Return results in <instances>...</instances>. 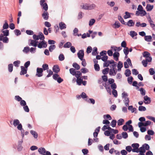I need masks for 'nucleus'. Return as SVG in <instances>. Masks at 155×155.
Wrapping results in <instances>:
<instances>
[{
    "label": "nucleus",
    "mask_w": 155,
    "mask_h": 155,
    "mask_svg": "<svg viewBox=\"0 0 155 155\" xmlns=\"http://www.w3.org/2000/svg\"><path fill=\"white\" fill-rule=\"evenodd\" d=\"M132 147L133 148L132 151L133 152H139V145L137 143H134L131 145Z\"/></svg>",
    "instance_id": "nucleus-1"
},
{
    "label": "nucleus",
    "mask_w": 155,
    "mask_h": 155,
    "mask_svg": "<svg viewBox=\"0 0 155 155\" xmlns=\"http://www.w3.org/2000/svg\"><path fill=\"white\" fill-rule=\"evenodd\" d=\"M70 73L73 76H75V77H76L77 75L78 74H81V72L80 71H76V70L74 68H71L69 70Z\"/></svg>",
    "instance_id": "nucleus-2"
},
{
    "label": "nucleus",
    "mask_w": 155,
    "mask_h": 155,
    "mask_svg": "<svg viewBox=\"0 0 155 155\" xmlns=\"http://www.w3.org/2000/svg\"><path fill=\"white\" fill-rule=\"evenodd\" d=\"M78 74L77 75V76L76 77L77 78L76 82L78 84L80 85L81 84L83 80V78H82V77H81L82 75V73Z\"/></svg>",
    "instance_id": "nucleus-3"
},
{
    "label": "nucleus",
    "mask_w": 155,
    "mask_h": 155,
    "mask_svg": "<svg viewBox=\"0 0 155 155\" xmlns=\"http://www.w3.org/2000/svg\"><path fill=\"white\" fill-rule=\"evenodd\" d=\"M36 76L40 77L42 76L43 70L41 68H38L37 69Z\"/></svg>",
    "instance_id": "nucleus-4"
},
{
    "label": "nucleus",
    "mask_w": 155,
    "mask_h": 155,
    "mask_svg": "<svg viewBox=\"0 0 155 155\" xmlns=\"http://www.w3.org/2000/svg\"><path fill=\"white\" fill-rule=\"evenodd\" d=\"M148 22H149L150 27L154 30H155V25L154 24V22L152 20L151 17L149 16L147 18Z\"/></svg>",
    "instance_id": "nucleus-5"
},
{
    "label": "nucleus",
    "mask_w": 155,
    "mask_h": 155,
    "mask_svg": "<svg viewBox=\"0 0 155 155\" xmlns=\"http://www.w3.org/2000/svg\"><path fill=\"white\" fill-rule=\"evenodd\" d=\"M47 46L46 42L44 40H43L40 42L38 45V47L41 48H46Z\"/></svg>",
    "instance_id": "nucleus-6"
},
{
    "label": "nucleus",
    "mask_w": 155,
    "mask_h": 155,
    "mask_svg": "<svg viewBox=\"0 0 155 155\" xmlns=\"http://www.w3.org/2000/svg\"><path fill=\"white\" fill-rule=\"evenodd\" d=\"M77 55L79 58L81 60H82L84 55V51L83 50H80L77 53Z\"/></svg>",
    "instance_id": "nucleus-7"
},
{
    "label": "nucleus",
    "mask_w": 155,
    "mask_h": 155,
    "mask_svg": "<svg viewBox=\"0 0 155 155\" xmlns=\"http://www.w3.org/2000/svg\"><path fill=\"white\" fill-rule=\"evenodd\" d=\"M21 71L20 72V74L21 75H24L27 73V69L26 68L23 66H21Z\"/></svg>",
    "instance_id": "nucleus-8"
},
{
    "label": "nucleus",
    "mask_w": 155,
    "mask_h": 155,
    "mask_svg": "<svg viewBox=\"0 0 155 155\" xmlns=\"http://www.w3.org/2000/svg\"><path fill=\"white\" fill-rule=\"evenodd\" d=\"M144 101L143 102L146 104H148L151 102V99L150 97H148L147 96H145L144 97Z\"/></svg>",
    "instance_id": "nucleus-9"
},
{
    "label": "nucleus",
    "mask_w": 155,
    "mask_h": 155,
    "mask_svg": "<svg viewBox=\"0 0 155 155\" xmlns=\"http://www.w3.org/2000/svg\"><path fill=\"white\" fill-rule=\"evenodd\" d=\"M53 71L54 72L58 73L60 71V68L58 65H55L53 68Z\"/></svg>",
    "instance_id": "nucleus-10"
},
{
    "label": "nucleus",
    "mask_w": 155,
    "mask_h": 155,
    "mask_svg": "<svg viewBox=\"0 0 155 155\" xmlns=\"http://www.w3.org/2000/svg\"><path fill=\"white\" fill-rule=\"evenodd\" d=\"M23 142V140L22 139L21 140L19 141L18 142V150L19 151H21V150L22 149V147L21 145L22 143Z\"/></svg>",
    "instance_id": "nucleus-11"
},
{
    "label": "nucleus",
    "mask_w": 155,
    "mask_h": 155,
    "mask_svg": "<svg viewBox=\"0 0 155 155\" xmlns=\"http://www.w3.org/2000/svg\"><path fill=\"white\" fill-rule=\"evenodd\" d=\"M31 42L29 44V45H31L34 47H36L37 45V43L38 41H36L35 40H30Z\"/></svg>",
    "instance_id": "nucleus-12"
},
{
    "label": "nucleus",
    "mask_w": 155,
    "mask_h": 155,
    "mask_svg": "<svg viewBox=\"0 0 155 155\" xmlns=\"http://www.w3.org/2000/svg\"><path fill=\"white\" fill-rule=\"evenodd\" d=\"M134 24L135 23L133 20H130L127 23H126L125 25H127L129 27H132L134 25Z\"/></svg>",
    "instance_id": "nucleus-13"
},
{
    "label": "nucleus",
    "mask_w": 155,
    "mask_h": 155,
    "mask_svg": "<svg viewBox=\"0 0 155 155\" xmlns=\"http://www.w3.org/2000/svg\"><path fill=\"white\" fill-rule=\"evenodd\" d=\"M48 12L45 11L44 12L42 15L44 19L47 20L48 18Z\"/></svg>",
    "instance_id": "nucleus-14"
},
{
    "label": "nucleus",
    "mask_w": 155,
    "mask_h": 155,
    "mask_svg": "<svg viewBox=\"0 0 155 155\" xmlns=\"http://www.w3.org/2000/svg\"><path fill=\"white\" fill-rule=\"evenodd\" d=\"M59 27L60 29L62 30L66 28V25L65 23L61 22L59 23Z\"/></svg>",
    "instance_id": "nucleus-15"
},
{
    "label": "nucleus",
    "mask_w": 155,
    "mask_h": 155,
    "mask_svg": "<svg viewBox=\"0 0 155 155\" xmlns=\"http://www.w3.org/2000/svg\"><path fill=\"white\" fill-rule=\"evenodd\" d=\"M113 27L114 28H118L120 26V24L118 21H116L113 24Z\"/></svg>",
    "instance_id": "nucleus-16"
},
{
    "label": "nucleus",
    "mask_w": 155,
    "mask_h": 155,
    "mask_svg": "<svg viewBox=\"0 0 155 155\" xmlns=\"http://www.w3.org/2000/svg\"><path fill=\"white\" fill-rule=\"evenodd\" d=\"M153 8V5H151L150 4H147L146 7V9L147 11H150L152 10Z\"/></svg>",
    "instance_id": "nucleus-17"
},
{
    "label": "nucleus",
    "mask_w": 155,
    "mask_h": 155,
    "mask_svg": "<svg viewBox=\"0 0 155 155\" xmlns=\"http://www.w3.org/2000/svg\"><path fill=\"white\" fill-rule=\"evenodd\" d=\"M123 66V64L122 62L120 61H119L117 65L118 71H120L121 70V68Z\"/></svg>",
    "instance_id": "nucleus-18"
},
{
    "label": "nucleus",
    "mask_w": 155,
    "mask_h": 155,
    "mask_svg": "<svg viewBox=\"0 0 155 155\" xmlns=\"http://www.w3.org/2000/svg\"><path fill=\"white\" fill-rule=\"evenodd\" d=\"M125 15L124 16V18L125 19H126L128 18H130V14H131V13H130L127 12H126L125 13Z\"/></svg>",
    "instance_id": "nucleus-19"
},
{
    "label": "nucleus",
    "mask_w": 155,
    "mask_h": 155,
    "mask_svg": "<svg viewBox=\"0 0 155 155\" xmlns=\"http://www.w3.org/2000/svg\"><path fill=\"white\" fill-rule=\"evenodd\" d=\"M124 102L125 104L126 107H128L129 106V98L128 97L124 98Z\"/></svg>",
    "instance_id": "nucleus-20"
},
{
    "label": "nucleus",
    "mask_w": 155,
    "mask_h": 155,
    "mask_svg": "<svg viewBox=\"0 0 155 155\" xmlns=\"http://www.w3.org/2000/svg\"><path fill=\"white\" fill-rule=\"evenodd\" d=\"M152 38V36L150 35L145 36L144 37L145 40L147 42L151 41Z\"/></svg>",
    "instance_id": "nucleus-21"
},
{
    "label": "nucleus",
    "mask_w": 155,
    "mask_h": 155,
    "mask_svg": "<svg viewBox=\"0 0 155 155\" xmlns=\"http://www.w3.org/2000/svg\"><path fill=\"white\" fill-rule=\"evenodd\" d=\"M144 145H143L142 146L139 148V152L144 153L146 152V150L144 148Z\"/></svg>",
    "instance_id": "nucleus-22"
},
{
    "label": "nucleus",
    "mask_w": 155,
    "mask_h": 155,
    "mask_svg": "<svg viewBox=\"0 0 155 155\" xmlns=\"http://www.w3.org/2000/svg\"><path fill=\"white\" fill-rule=\"evenodd\" d=\"M30 133L35 138H37L38 137V134L35 131L31 130L30 131Z\"/></svg>",
    "instance_id": "nucleus-23"
},
{
    "label": "nucleus",
    "mask_w": 155,
    "mask_h": 155,
    "mask_svg": "<svg viewBox=\"0 0 155 155\" xmlns=\"http://www.w3.org/2000/svg\"><path fill=\"white\" fill-rule=\"evenodd\" d=\"M128 109L129 110L131 111L132 113L134 112L136 113V111L137 109L135 108H133L132 106H130L128 107Z\"/></svg>",
    "instance_id": "nucleus-24"
},
{
    "label": "nucleus",
    "mask_w": 155,
    "mask_h": 155,
    "mask_svg": "<svg viewBox=\"0 0 155 155\" xmlns=\"http://www.w3.org/2000/svg\"><path fill=\"white\" fill-rule=\"evenodd\" d=\"M88 8L87 10H92L94 9L96 7V5L94 4H88Z\"/></svg>",
    "instance_id": "nucleus-25"
},
{
    "label": "nucleus",
    "mask_w": 155,
    "mask_h": 155,
    "mask_svg": "<svg viewBox=\"0 0 155 155\" xmlns=\"http://www.w3.org/2000/svg\"><path fill=\"white\" fill-rule=\"evenodd\" d=\"M5 23L4 24L3 26V29H4V30L8 28V27H9L7 23V21L5 20Z\"/></svg>",
    "instance_id": "nucleus-26"
},
{
    "label": "nucleus",
    "mask_w": 155,
    "mask_h": 155,
    "mask_svg": "<svg viewBox=\"0 0 155 155\" xmlns=\"http://www.w3.org/2000/svg\"><path fill=\"white\" fill-rule=\"evenodd\" d=\"M38 151L41 154H43L45 153V150L44 148L41 147L40 148H39Z\"/></svg>",
    "instance_id": "nucleus-27"
},
{
    "label": "nucleus",
    "mask_w": 155,
    "mask_h": 155,
    "mask_svg": "<svg viewBox=\"0 0 155 155\" xmlns=\"http://www.w3.org/2000/svg\"><path fill=\"white\" fill-rule=\"evenodd\" d=\"M2 31L3 33V35L5 36H7L9 35V31L8 30H4L2 29Z\"/></svg>",
    "instance_id": "nucleus-28"
},
{
    "label": "nucleus",
    "mask_w": 155,
    "mask_h": 155,
    "mask_svg": "<svg viewBox=\"0 0 155 155\" xmlns=\"http://www.w3.org/2000/svg\"><path fill=\"white\" fill-rule=\"evenodd\" d=\"M86 101L88 102L91 103L93 104H94L95 103V101L94 100L93 98H90L89 99H86Z\"/></svg>",
    "instance_id": "nucleus-29"
},
{
    "label": "nucleus",
    "mask_w": 155,
    "mask_h": 155,
    "mask_svg": "<svg viewBox=\"0 0 155 155\" xmlns=\"http://www.w3.org/2000/svg\"><path fill=\"white\" fill-rule=\"evenodd\" d=\"M43 9H44L45 11H47L48 9V6L46 3H44L41 5Z\"/></svg>",
    "instance_id": "nucleus-30"
},
{
    "label": "nucleus",
    "mask_w": 155,
    "mask_h": 155,
    "mask_svg": "<svg viewBox=\"0 0 155 155\" xmlns=\"http://www.w3.org/2000/svg\"><path fill=\"white\" fill-rule=\"evenodd\" d=\"M143 55L145 58H147V57L150 56V54L147 51H145L143 53Z\"/></svg>",
    "instance_id": "nucleus-31"
},
{
    "label": "nucleus",
    "mask_w": 155,
    "mask_h": 155,
    "mask_svg": "<svg viewBox=\"0 0 155 155\" xmlns=\"http://www.w3.org/2000/svg\"><path fill=\"white\" fill-rule=\"evenodd\" d=\"M97 48L96 47H94L93 48V49L92 53V55H96V54H98L97 52Z\"/></svg>",
    "instance_id": "nucleus-32"
},
{
    "label": "nucleus",
    "mask_w": 155,
    "mask_h": 155,
    "mask_svg": "<svg viewBox=\"0 0 155 155\" xmlns=\"http://www.w3.org/2000/svg\"><path fill=\"white\" fill-rule=\"evenodd\" d=\"M20 123L19 120L18 119H15L14 120L13 124L15 127H16Z\"/></svg>",
    "instance_id": "nucleus-33"
},
{
    "label": "nucleus",
    "mask_w": 155,
    "mask_h": 155,
    "mask_svg": "<svg viewBox=\"0 0 155 155\" xmlns=\"http://www.w3.org/2000/svg\"><path fill=\"white\" fill-rule=\"evenodd\" d=\"M124 122V120L123 119H120L117 121V124L119 126H120L123 124V122Z\"/></svg>",
    "instance_id": "nucleus-34"
},
{
    "label": "nucleus",
    "mask_w": 155,
    "mask_h": 155,
    "mask_svg": "<svg viewBox=\"0 0 155 155\" xmlns=\"http://www.w3.org/2000/svg\"><path fill=\"white\" fill-rule=\"evenodd\" d=\"M131 74V71L129 69H127L126 70L125 74L126 77L129 76Z\"/></svg>",
    "instance_id": "nucleus-35"
},
{
    "label": "nucleus",
    "mask_w": 155,
    "mask_h": 155,
    "mask_svg": "<svg viewBox=\"0 0 155 155\" xmlns=\"http://www.w3.org/2000/svg\"><path fill=\"white\" fill-rule=\"evenodd\" d=\"M56 48V46L55 45H53L50 46L49 48V50L50 52H52L53 50Z\"/></svg>",
    "instance_id": "nucleus-36"
},
{
    "label": "nucleus",
    "mask_w": 155,
    "mask_h": 155,
    "mask_svg": "<svg viewBox=\"0 0 155 155\" xmlns=\"http://www.w3.org/2000/svg\"><path fill=\"white\" fill-rule=\"evenodd\" d=\"M118 19L119 21L123 24L125 25L126 23H125L123 20V18H122L121 16L120 15H119L118 16Z\"/></svg>",
    "instance_id": "nucleus-37"
},
{
    "label": "nucleus",
    "mask_w": 155,
    "mask_h": 155,
    "mask_svg": "<svg viewBox=\"0 0 155 155\" xmlns=\"http://www.w3.org/2000/svg\"><path fill=\"white\" fill-rule=\"evenodd\" d=\"M109 70V68H105L102 70V73L104 74H107L108 73Z\"/></svg>",
    "instance_id": "nucleus-38"
},
{
    "label": "nucleus",
    "mask_w": 155,
    "mask_h": 155,
    "mask_svg": "<svg viewBox=\"0 0 155 155\" xmlns=\"http://www.w3.org/2000/svg\"><path fill=\"white\" fill-rule=\"evenodd\" d=\"M73 66L77 70H78L80 68V66L76 63H74L73 64Z\"/></svg>",
    "instance_id": "nucleus-39"
},
{
    "label": "nucleus",
    "mask_w": 155,
    "mask_h": 155,
    "mask_svg": "<svg viewBox=\"0 0 155 155\" xmlns=\"http://www.w3.org/2000/svg\"><path fill=\"white\" fill-rule=\"evenodd\" d=\"M38 35L39 36V37L40 38V40H44V39H45V37L43 34L41 32H39L38 34Z\"/></svg>",
    "instance_id": "nucleus-40"
},
{
    "label": "nucleus",
    "mask_w": 155,
    "mask_h": 155,
    "mask_svg": "<svg viewBox=\"0 0 155 155\" xmlns=\"http://www.w3.org/2000/svg\"><path fill=\"white\" fill-rule=\"evenodd\" d=\"M71 42H68L66 43L64 46V48H69L71 46Z\"/></svg>",
    "instance_id": "nucleus-41"
},
{
    "label": "nucleus",
    "mask_w": 155,
    "mask_h": 155,
    "mask_svg": "<svg viewBox=\"0 0 155 155\" xmlns=\"http://www.w3.org/2000/svg\"><path fill=\"white\" fill-rule=\"evenodd\" d=\"M130 35L132 38H133L134 36L137 35V33L134 31H130Z\"/></svg>",
    "instance_id": "nucleus-42"
},
{
    "label": "nucleus",
    "mask_w": 155,
    "mask_h": 155,
    "mask_svg": "<svg viewBox=\"0 0 155 155\" xmlns=\"http://www.w3.org/2000/svg\"><path fill=\"white\" fill-rule=\"evenodd\" d=\"M13 65L12 64H10L8 65V70L9 72H11L13 71Z\"/></svg>",
    "instance_id": "nucleus-43"
},
{
    "label": "nucleus",
    "mask_w": 155,
    "mask_h": 155,
    "mask_svg": "<svg viewBox=\"0 0 155 155\" xmlns=\"http://www.w3.org/2000/svg\"><path fill=\"white\" fill-rule=\"evenodd\" d=\"M95 20L94 19H91L89 22V25L90 26H91L94 25L95 22Z\"/></svg>",
    "instance_id": "nucleus-44"
},
{
    "label": "nucleus",
    "mask_w": 155,
    "mask_h": 155,
    "mask_svg": "<svg viewBox=\"0 0 155 155\" xmlns=\"http://www.w3.org/2000/svg\"><path fill=\"white\" fill-rule=\"evenodd\" d=\"M146 110V107L142 106H140L138 108V110L140 111H145Z\"/></svg>",
    "instance_id": "nucleus-45"
},
{
    "label": "nucleus",
    "mask_w": 155,
    "mask_h": 155,
    "mask_svg": "<svg viewBox=\"0 0 155 155\" xmlns=\"http://www.w3.org/2000/svg\"><path fill=\"white\" fill-rule=\"evenodd\" d=\"M124 54H125V56H127L129 52L128 48L127 47H126L123 50Z\"/></svg>",
    "instance_id": "nucleus-46"
},
{
    "label": "nucleus",
    "mask_w": 155,
    "mask_h": 155,
    "mask_svg": "<svg viewBox=\"0 0 155 155\" xmlns=\"http://www.w3.org/2000/svg\"><path fill=\"white\" fill-rule=\"evenodd\" d=\"M81 72L83 73H85L88 72V70L85 68H83L81 69Z\"/></svg>",
    "instance_id": "nucleus-47"
},
{
    "label": "nucleus",
    "mask_w": 155,
    "mask_h": 155,
    "mask_svg": "<svg viewBox=\"0 0 155 155\" xmlns=\"http://www.w3.org/2000/svg\"><path fill=\"white\" fill-rule=\"evenodd\" d=\"M42 67L43 71H45L48 69V65L46 64H43L42 66Z\"/></svg>",
    "instance_id": "nucleus-48"
},
{
    "label": "nucleus",
    "mask_w": 155,
    "mask_h": 155,
    "mask_svg": "<svg viewBox=\"0 0 155 155\" xmlns=\"http://www.w3.org/2000/svg\"><path fill=\"white\" fill-rule=\"evenodd\" d=\"M88 4L87 3L84 4L82 5H81V7L82 9L85 10H87L88 8Z\"/></svg>",
    "instance_id": "nucleus-49"
},
{
    "label": "nucleus",
    "mask_w": 155,
    "mask_h": 155,
    "mask_svg": "<svg viewBox=\"0 0 155 155\" xmlns=\"http://www.w3.org/2000/svg\"><path fill=\"white\" fill-rule=\"evenodd\" d=\"M140 16H144L147 14L146 12L144 10H142L140 11Z\"/></svg>",
    "instance_id": "nucleus-50"
},
{
    "label": "nucleus",
    "mask_w": 155,
    "mask_h": 155,
    "mask_svg": "<svg viewBox=\"0 0 155 155\" xmlns=\"http://www.w3.org/2000/svg\"><path fill=\"white\" fill-rule=\"evenodd\" d=\"M30 51V48L28 47H26L24 48V49L23 50V51L24 52L27 53Z\"/></svg>",
    "instance_id": "nucleus-51"
},
{
    "label": "nucleus",
    "mask_w": 155,
    "mask_h": 155,
    "mask_svg": "<svg viewBox=\"0 0 155 155\" xmlns=\"http://www.w3.org/2000/svg\"><path fill=\"white\" fill-rule=\"evenodd\" d=\"M117 123V121L116 120H113L111 123L110 125L113 127H115Z\"/></svg>",
    "instance_id": "nucleus-52"
},
{
    "label": "nucleus",
    "mask_w": 155,
    "mask_h": 155,
    "mask_svg": "<svg viewBox=\"0 0 155 155\" xmlns=\"http://www.w3.org/2000/svg\"><path fill=\"white\" fill-rule=\"evenodd\" d=\"M94 68L96 71H99L100 70V67L98 64H95L94 65Z\"/></svg>",
    "instance_id": "nucleus-53"
},
{
    "label": "nucleus",
    "mask_w": 155,
    "mask_h": 155,
    "mask_svg": "<svg viewBox=\"0 0 155 155\" xmlns=\"http://www.w3.org/2000/svg\"><path fill=\"white\" fill-rule=\"evenodd\" d=\"M47 71L48 73V74L46 76V77L47 78H48L50 77L53 74L52 71L51 70H47Z\"/></svg>",
    "instance_id": "nucleus-54"
},
{
    "label": "nucleus",
    "mask_w": 155,
    "mask_h": 155,
    "mask_svg": "<svg viewBox=\"0 0 155 155\" xmlns=\"http://www.w3.org/2000/svg\"><path fill=\"white\" fill-rule=\"evenodd\" d=\"M58 58L60 61H62L64 60V57L63 54H61L59 56Z\"/></svg>",
    "instance_id": "nucleus-55"
},
{
    "label": "nucleus",
    "mask_w": 155,
    "mask_h": 155,
    "mask_svg": "<svg viewBox=\"0 0 155 155\" xmlns=\"http://www.w3.org/2000/svg\"><path fill=\"white\" fill-rule=\"evenodd\" d=\"M122 137L124 139L127 138L128 137L127 134L125 132H122Z\"/></svg>",
    "instance_id": "nucleus-56"
},
{
    "label": "nucleus",
    "mask_w": 155,
    "mask_h": 155,
    "mask_svg": "<svg viewBox=\"0 0 155 155\" xmlns=\"http://www.w3.org/2000/svg\"><path fill=\"white\" fill-rule=\"evenodd\" d=\"M20 63V61H15L13 62V64L15 67H18L19 66V64Z\"/></svg>",
    "instance_id": "nucleus-57"
},
{
    "label": "nucleus",
    "mask_w": 155,
    "mask_h": 155,
    "mask_svg": "<svg viewBox=\"0 0 155 155\" xmlns=\"http://www.w3.org/2000/svg\"><path fill=\"white\" fill-rule=\"evenodd\" d=\"M114 68H113L112 69H110L109 72V74L110 76H114Z\"/></svg>",
    "instance_id": "nucleus-58"
},
{
    "label": "nucleus",
    "mask_w": 155,
    "mask_h": 155,
    "mask_svg": "<svg viewBox=\"0 0 155 155\" xmlns=\"http://www.w3.org/2000/svg\"><path fill=\"white\" fill-rule=\"evenodd\" d=\"M141 94L143 96L145 94V91L143 89V88H141L140 90Z\"/></svg>",
    "instance_id": "nucleus-59"
},
{
    "label": "nucleus",
    "mask_w": 155,
    "mask_h": 155,
    "mask_svg": "<svg viewBox=\"0 0 155 155\" xmlns=\"http://www.w3.org/2000/svg\"><path fill=\"white\" fill-rule=\"evenodd\" d=\"M20 105L22 106H24L26 105L25 101L24 100H21L20 102Z\"/></svg>",
    "instance_id": "nucleus-60"
},
{
    "label": "nucleus",
    "mask_w": 155,
    "mask_h": 155,
    "mask_svg": "<svg viewBox=\"0 0 155 155\" xmlns=\"http://www.w3.org/2000/svg\"><path fill=\"white\" fill-rule=\"evenodd\" d=\"M132 71V74L134 75H136L138 74L139 72L136 69H133Z\"/></svg>",
    "instance_id": "nucleus-61"
},
{
    "label": "nucleus",
    "mask_w": 155,
    "mask_h": 155,
    "mask_svg": "<svg viewBox=\"0 0 155 155\" xmlns=\"http://www.w3.org/2000/svg\"><path fill=\"white\" fill-rule=\"evenodd\" d=\"M14 32L15 34L17 36L20 35L21 34V32L18 29H15L14 30Z\"/></svg>",
    "instance_id": "nucleus-62"
},
{
    "label": "nucleus",
    "mask_w": 155,
    "mask_h": 155,
    "mask_svg": "<svg viewBox=\"0 0 155 155\" xmlns=\"http://www.w3.org/2000/svg\"><path fill=\"white\" fill-rule=\"evenodd\" d=\"M148 62L146 60H143L142 61V64L144 67H146L147 66Z\"/></svg>",
    "instance_id": "nucleus-63"
},
{
    "label": "nucleus",
    "mask_w": 155,
    "mask_h": 155,
    "mask_svg": "<svg viewBox=\"0 0 155 155\" xmlns=\"http://www.w3.org/2000/svg\"><path fill=\"white\" fill-rule=\"evenodd\" d=\"M150 74L151 75H153L155 73V71L154 69L153 68H150L149 70Z\"/></svg>",
    "instance_id": "nucleus-64"
}]
</instances>
